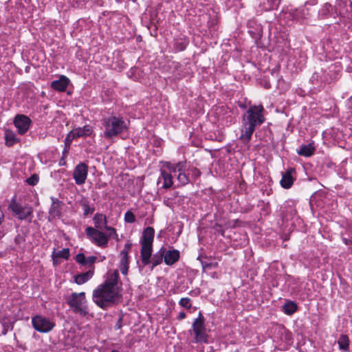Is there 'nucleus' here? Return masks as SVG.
Wrapping results in <instances>:
<instances>
[{
  "label": "nucleus",
  "instance_id": "f257e3e1",
  "mask_svg": "<svg viewBox=\"0 0 352 352\" xmlns=\"http://www.w3.org/2000/svg\"><path fill=\"white\" fill-rule=\"evenodd\" d=\"M265 109L262 104L250 105L242 118V125L239 139L244 143H248L257 126L265 121Z\"/></svg>",
  "mask_w": 352,
  "mask_h": 352
},
{
  "label": "nucleus",
  "instance_id": "f03ea898",
  "mask_svg": "<svg viewBox=\"0 0 352 352\" xmlns=\"http://www.w3.org/2000/svg\"><path fill=\"white\" fill-rule=\"evenodd\" d=\"M92 300L99 307L107 309L121 302L122 293L100 284L93 291Z\"/></svg>",
  "mask_w": 352,
  "mask_h": 352
},
{
  "label": "nucleus",
  "instance_id": "7ed1b4c3",
  "mask_svg": "<svg viewBox=\"0 0 352 352\" xmlns=\"http://www.w3.org/2000/svg\"><path fill=\"white\" fill-rule=\"evenodd\" d=\"M166 167L177 176L178 182L182 186L188 184L192 180H196L201 175L200 170L196 167L188 165L186 160L177 163L166 162Z\"/></svg>",
  "mask_w": 352,
  "mask_h": 352
},
{
  "label": "nucleus",
  "instance_id": "20e7f679",
  "mask_svg": "<svg viewBox=\"0 0 352 352\" xmlns=\"http://www.w3.org/2000/svg\"><path fill=\"white\" fill-rule=\"evenodd\" d=\"M104 127V136L106 138H112L125 131L127 129L125 121L116 116H110L102 119Z\"/></svg>",
  "mask_w": 352,
  "mask_h": 352
},
{
  "label": "nucleus",
  "instance_id": "39448f33",
  "mask_svg": "<svg viewBox=\"0 0 352 352\" xmlns=\"http://www.w3.org/2000/svg\"><path fill=\"white\" fill-rule=\"evenodd\" d=\"M66 302L72 311L81 316L88 314L87 300L85 292H74L66 298Z\"/></svg>",
  "mask_w": 352,
  "mask_h": 352
},
{
  "label": "nucleus",
  "instance_id": "423d86ee",
  "mask_svg": "<svg viewBox=\"0 0 352 352\" xmlns=\"http://www.w3.org/2000/svg\"><path fill=\"white\" fill-rule=\"evenodd\" d=\"M190 333H193V343H208V335L205 325V318L201 312L198 317L195 318L192 324V330H189Z\"/></svg>",
  "mask_w": 352,
  "mask_h": 352
},
{
  "label": "nucleus",
  "instance_id": "0eeeda50",
  "mask_svg": "<svg viewBox=\"0 0 352 352\" xmlns=\"http://www.w3.org/2000/svg\"><path fill=\"white\" fill-rule=\"evenodd\" d=\"M85 234L87 237L99 247H105L108 243V236L102 231L92 227H87L85 229Z\"/></svg>",
  "mask_w": 352,
  "mask_h": 352
},
{
  "label": "nucleus",
  "instance_id": "6e6552de",
  "mask_svg": "<svg viewBox=\"0 0 352 352\" xmlns=\"http://www.w3.org/2000/svg\"><path fill=\"white\" fill-rule=\"evenodd\" d=\"M32 324L34 329L41 333L50 332L55 326L50 319L40 315L32 317Z\"/></svg>",
  "mask_w": 352,
  "mask_h": 352
},
{
  "label": "nucleus",
  "instance_id": "1a4fd4ad",
  "mask_svg": "<svg viewBox=\"0 0 352 352\" xmlns=\"http://www.w3.org/2000/svg\"><path fill=\"white\" fill-rule=\"evenodd\" d=\"M9 209L15 213L21 220L29 219L31 221L32 218L33 210L31 207L22 206L14 200L9 205Z\"/></svg>",
  "mask_w": 352,
  "mask_h": 352
},
{
  "label": "nucleus",
  "instance_id": "9d476101",
  "mask_svg": "<svg viewBox=\"0 0 352 352\" xmlns=\"http://www.w3.org/2000/svg\"><path fill=\"white\" fill-rule=\"evenodd\" d=\"M92 132L93 128L90 125H85L83 127L74 129L67 134L65 140V144L69 145L74 139L89 136Z\"/></svg>",
  "mask_w": 352,
  "mask_h": 352
},
{
  "label": "nucleus",
  "instance_id": "9b49d317",
  "mask_svg": "<svg viewBox=\"0 0 352 352\" xmlns=\"http://www.w3.org/2000/svg\"><path fill=\"white\" fill-rule=\"evenodd\" d=\"M88 174V166L85 163H80L78 164L73 173L75 182L78 185L85 184Z\"/></svg>",
  "mask_w": 352,
  "mask_h": 352
},
{
  "label": "nucleus",
  "instance_id": "f8f14e48",
  "mask_svg": "<svg viewBox=\"0 0 352 352\" xmlns=\"http://www.w3.org/2000/svg\"><path fill=\"white\" fill-rule=\"evenodd\" d=\"M120 280L119 277V272L118 270H114L112 272H110L107 279L104 280L102 285L107 287L108 288H111V289H116L117 291H120L122 293V289L121 287L122 283H120L118 285Z\"/></svg>",
  "mask_w": 352,
  "mask_h": 352
},
{
  "label": "nucleus",
  "instance_id": "ddd939ff",
  "mask_svg": "<svg viewBox=\"0 0 352 352\" xmlns=\"http://www.w3.org/2000/svg\"><path fill=\"white\" fill-rule=\"evenodd\" d=\"M14 124L17 128L19 133L23 135L29 129L31 120L25 115H17L14 118Z\"/></svg>",
  "mask_w": 352,
  "mask_h": 352
},
{
  "label": "nucleus",
  "instance_id": "4468645a",
  "mask_svg": "<svg viewBox=\"0 0 352 352\" xmlns=\"http://www.w3.org/2000/svg\"><path fill=\"white\" fill-rule=\"evenodd\" d=\"M51 200L52 204L49 210L50 217L52 219L60 217L64 205L63 202L54 197H51Z\"/></svg>",
  "mask_w": 352,
  "mask_h": 352
},
{
  "label": "nucleus",
  "instance_id": "2eb2a0df",
  "mask_svg": "<svg viewBox=\"0 0 352 352\" xmlns=\"http://www.w3.org/2000/svg\"><path fill=\"white\" fill-rule=\"evenodd\" d=\"M164 262L167 265H173L176 263L180 258V252L179 250L173 249L170 250H166L164 247Z\"/></svg>",
  "mask_w": 352,
  "mask_h": 352
},
{
  "label": "nucleus",
  "instance_id": "dca6fc26",
  "mask_svg": "<svg viewBox=\"0 0 352 352\" xmlns=\"http://www.w3.org/2000/svg\"><path fill=\"white\" fill-rule=\"evenodd\" d=\"M296 170L294 168H288L285 173L282 174V179L280 182L281 186L285 189H289L294 184L293 173H295Z\"/></svg>",
  "mask_w": 352,
  "mask_h": 352
},
{
  "label": "nucleus",
  "instance_id": "f3484780",
  "mask_svg": "<svg viewBox=\"0 0 352 352\" xmlns=\"http://www.w3.org/2000/svg\"><path fill=\"white\" fill-rule=\"evenodd\" d=\"M69 80L65 76H61L58 80L51 82V87L58 91H65L69 85Z\"/></svg>",
  "mask_w": 352,
  "mask_h": 352
},
{
  "label": "nucleus",
  "instance_id": "a211bd4d",
  "mask_svg": "<svg viewBox=\"0 0 352 352\" xmlns=\"http://www.w3.org/2000/svg\"><path fill=\"white\" fill-rule=\"evenodd\" d=\"M155 230L152 227H147L143 232L141 245L152 246Z\"/></svg>",
  "mask_w": 352,
  "mask_h": 352
},
{
  "label": "nucleus",
  "instance_id": "6ab92c4d",
  "mask_svg": "<svg viewBox=\"0 0 352 352\" xmlns=\"http://www.w3.org/2000/svg\"><path fill=\"white\" fill-rule=\"evenodd\" d=\"M141 261L144 265H148L151 263V258L152 256V246L141 245Z\"/></svg>",
  "mask_w": 352,
  "mask_h": 352
},
{
  "label": "nucleus",
  "instance_id": "aec40b11",
  "mask_svg": "<svg viewBox=\"0 0 352 352\" xmlns=\"http://www.w3.org/2000/svg\"><path fill=\"white\" fill-rule=\"evenodd\" d=\"M94 274V267H91L86 272L77 274L74 276V281L78 285H82L90 280Z\"/></svg>",
  "mask_w": 352,
  "mask_h": 352
},
{
  "label": "nucleus",
  "instance_id": "412c9836",
  "mask_svg": "<svg viewBox=\"0 0 352 352\" xmlns=\"http://www.w3.org/2000/svg\"><path fill=\"white\" fill-rule=\"evenodd\" d=\"M164 247H162L151 258V270H153L154 267L160 265L164 261Z\"/></svg>",
  "mask_w": 352,
  "mask_h": 352
},
{
  "label": "nucleus",
  "instance_id": "4be33fe9",
  "mask_svg": "<svg viewBox=\"0 0 352 352\" xmlns=\"http://www.w3.org/2000/svg\"><path fill=\"white\" fill-rule=\"evenodd\" d=\"M93 221L97 230H102L103 228H106L107 226V219L104 214L102 213H96L95 214Z\"/></svg>",
  "mask_w": 352,
  "mask_h": 352
},
{
  "label": "nucleus",
  "instance_id": "5701e85b",
  "mask_svg": "<svg viewBox=\"0 0 352 352\" xmlns=\"http://www.w3.org/2000/svg\"><path fill=\"white\" fill-rule=\"evenodd\" d=\"M316 148L314 142L306 145H301L297 150V153L300 156L310 157L314 155Z\"/></svg>",
  "mask_w": 352,
  "mask_h": 352
},
{
  "label": "nucleus",
  "instance_id": "b1692460",
  "mask_svg": "<svg viewBox=\"0 0 352 352\" xmlns=\"http://www.w3.org/2000/svg\"><path fill=\"white\" fill-rule=\"evenodd\" d=\"M174 174L173 172L169 170V173L166 170L161 171V176L160 179H163V186L162 187L164 188H170L173 184V175Z\"/></svg>",
  "mask_w": 352,
  "mask_h": 352
},
{
  "label": "nucleus",
  "instance_id": "393cba45",
  "mask_svg": "<svg viewBox=\"0 0 352 352\" xmlns=\"http://www.w3.org/2000/svg\"><path fill=\"white\" fill-rule=\"evenodd\" d=\"M6 144L8 146H12L17 143L19 140L16 138L15 133L11 130H6L5 132Z\"/></svg>",
  "mask_w": 352,
  "mask_h": 352
},
{
  "label": "nucleus",
  "instance_id": "a878e982",
  "mask_svg": "<svg viewBox=\"0 0 352 352\" xmlns=\"http://www.w3.org/2000/svg\"><path fill=\"white\" fill-rule=\"evenodd\" d=\"M188 41L186 38H179L175 40L174 47L177 52L183 51L186 49Z\"/></svg>",
  "mask_w": 352,
  "mask_h": 352
},
{
  "label": "nucleus",
  "instance_id": "bb28decb",
  "mask_svg": "<svg viewBox=\"0 0 352 352\" xmlns=\"http://www.w3.org/2000/svg\"><path fill=\"white\" fill-rule=\"evenodd\" d=\"M120 269L122 274L126 275L129 270V256H120Z\"/></svg>",
  "mask_w": 352,
  "mask_h": 352
},
{
  "label": "nucleus",
  "instance_id": "cd10ccee",
  "mask_svg": "<svg viewBox=\"0 0 352 352\" xmlns=\"http://www.w3.org/2000/svg\"><path fill=\"white\" fill-rule=\"evenodd\" d=\"M80 206H82L83 209V215L87 216L89 214H93L95 208L94 207H91L89 206V202L87 200H82L80 202Z\"/></svg>",
  "mask_w": 352,
  "mask_h": 352
},
{
  "label": "nucleus",
  "instance_id": "c85d7f7f",
  "mask_svg": "<svg viewBox=\"0 0 352 352\" xmlns=\"http://www.w3.org/2000/svg\"><path fill=\"white\" fill-rule=\"evenodd\" d=\"M284 312L287 315H292L297 310V305L294 302H287L283 306Z\"/></svg>",
  "mask_w": 352,
  "mask_h": 352
},
{
  "label": "nucleus",
  "instance_id": "c756f323",
  "mask_svg": "<svg viewBox=\"0 0 352 352\" xmlns=\"http://www.w3.org/2000/svg\"><path fill=\"white\" fill-rule=\"evenodd\" d=\"M339 347L341 350L348 351L349 348V338L346 335H342L338 340Z\"/></svg>",
  "mask_w": 352,
  "mask_h": 352
},
{
  "label": "nucleus",
  "instance_id": "7c9ffc66",
  "mask_svg": "<svg viewBox=\"0 0 352 352\" xmlns=\"http://www.w3.org/2000/svg\"><path fill=\"white\" fill-rule=\"evenodd\" d=\"M69 250L68 248H64L62 250H58V252H54L53 253V258L54 260L56 258H61L65 259H68L69 257Z\"/></svg>",
  "mask_w": 352,
  "mask_h": 352
},
{
  "label": "nucleus",
  "instance_id": "2f4dec72",
  "mask_svg": "<svg viewBox=\"0 0 352 352\" xmlns=\"http://www.w3.org/2000/svg\"><path fill=\"white\" fill-rule=\"evenodd\" d=\"M179 305L182 307L189 309L192 306L191 299L189 298H182L179 300Z\"/></svg>",
  "mask_w": 352,
  "mask_h": 352
},
{
  "label": "nucleus",
  "instance_id": "473e14b6",
  "mask_svg": "<svg viewBox=\"0 0 352 352\" xmlns=\"http://www.w3.org/2000/svg\"><path fill=\"white\" fill-rule=\"evenodd\" d=\"M124 221L129 223H134L135 221L134 214L130 210L126 211L124 214Z\"/></svg>",
  "mask_w": 352,
  "mask_h": 352
},
{
  "label": "nucleus",
  "instance_id": "72a5a7b5",
  "mask_svg": "<svg viewBox=\"0 0 352 352\" xmlns=\"http://www.w3.org/2000/svg\"><path fill=\"white\" fill-rule=\"evenodd\" d=\"M75 261L82 265H86V257L83 253H78L75 257Z\"/></svg>",
  "mask_w": 352,
  "mask_h": 352
},
{
  "label": "nucleus",
  "instance_id": "f704fd0d",
  "mask_svg": "<svg viewBox=\"0 0 352 352\" xmlns=\"http://www.w3.org/2000/svg\"><path fill=\"white\" fill-rule=\"evenodd\" d=\"M331 9V5L329 3H327L324 5L323 8L320 11V14L322 16H327L328 13L330 12Z\"/></svg>",
  "mask_w": 352,
  "mask_h": 352
},
{
  "label": "nucleus",
  "instance_id": "c9c22d12",
  "mask_svg": "<svg viewBox=\"0 0 352 352\" xmlns=\"http://www.w3.org/2000/svg\"><path fill=\"white\" fill-rule=\"evenodd\" d=\"M26 182L31 186H34L38 182V177L34 174L26 179Z\"/></svg>",
  "mask_w": 352,
  "mask_h": 352
},
{
  "label": "nucleus",
  "instance_id": "e433bc0d",
  "mask_svg": "<svg viewBox=\"0 0 352 352\" xmlns=\"http://www.w3.org/2000/svg\"><path fill=\"white\" fill-rule=\"evenodd\" d=\"M97 257L95 256H91L87 258H86V265H89V269H90L91 267H94V263L96 261Z\"/></svg>",
  "mask_w": 352,
  "mask_h": 352
},
{
  "label": "nucleus",
  "instance_id": "4c0bfd02",
  "mask_svg": "<svg viewBox=\"0 0 352 352\" xmlns=\"http://www.w3.org/2000/svg\"><path fill=\"white\" fill-rule=\"evenodd\" d=\"M105 230L107 231H109V234L107 235L108 236V239L109 237L113 236V235L116 234V230L115 228L108 226L106 227Z\"/></svg>",
  "mask_w": 352,
  "mask_h": 352
},
{
  "label": "nucleus",
  "instance_id": "58836bf2",
  "mask_svg": "<svg viewBox=\"0 0 352 352\" xmlns=\"http://www.w3.org/2000/svg\"><path fill=\"white\" fill-rule=\"evenodd\" d=\"M268 6L265 8L266 10H272L275 6V0H267Z\"/></svg>",
  "mask_w": 352,
  "mask_h": 352
},
{
  "label": "nucleus",
  "instance_id": "ea45409f",
  "mask_svg": "<svg viewBox=\"0 0 352 352\" xmlns=\"http://www.w3.org/2000/svg\"><path fill=\"white\" fill-rule=\"evenodd\" d=\"M122 318H120L119 320H118V322H116V325H115V329H121L122 327Z\"/></svg>",
  "mask_w": 352,
  "mask_h": 352
},
{
  "label": "nucleus",
  "instance_id": "a19ab883",
  "mask_svg": "<svg viewBox=\"0 0 352 352\" xmlns=\"http://www.w3.org/2000/svg\"><path fill=\"white\" fill-rule=\"evenodd\" d=\"M129 250L124 247L123 250L120 252V256H129Z\"/></svg>",
  "mask_w": 352,
  "mask_h": 352
},
{
  "label": "nucleus",
  "instance_id": "79ce46f5",
  "mask_svg": "<svg viewBox=\"0 0 352 352\" xmlns=\"http://www.w3.org/2000/svg\"><path fill=\"white\" fill-rule=\"evenodd\" d=\"M186 313L184 311H182L179 314V315L177 316V319L179 320H182L186 318Z\"/></svg>",
  "mask_w": 352,
  "mask_h": 352
},
{
  "label": "nucleus",
  "instance_id": "37998d69",
  "mask_svg": "<svg viewBox=\"0 0 352 352\" xmlns=\"http://www.w3.org/2000/svg\"><path fill=\"white\" fill-rule=\"evenodd\" d=\"M64 156H62L61 159L59 161V165L60 166H65L66 164V162L65 160Z\"/></svg>",
  "mask_w": 352,
  "mask_h": 352
},
{
  "label": "nucleus",
  "instance_id": "c03bdc74",
  "mask_svg": "<svg viewBox=\"0 0 352 352\" xmlns=\"http://www.w3.org/2000/svg\"><path fill=\"white\" fill-rule=\"evenodd\" d=\"M125 248L128 249V250H131V247H132V243L129 241H128L124 246Z\"/></svg>",
  "mask_w": 352,
  "mask_h": 352
},
{
  "label": "nucleus",
  "instance_id": "a18cd8bd",
  "mask_svg": "<svg viewBox=\"0 0 352 352\" xmlns=\"http://www.w3.org/2000/svg\"><path fill=\"white\" fill-rule=\"evenodd\" d=\"M67 152H68L67 149L66 148H65L63 151V156H64V157H66Z\"/></svg>",
  "mask_w": 352,
  "mask_h": 352
},
{
  "label": "nucleus",
  "instance_id": "49530a36",
  "mask_svg": "<svg viewBox=\"0 0 352 352\" xmlns=\"http://www.w3.org/2000/svg\"><path fill=\"white\" fill-rule=\"evenodd\" d=\"M112 237L114 238L116 241H118V235L117 233H116V234H114Z\"/></svg>",
  "mask_w": 352,
  "mask_h": 352
},
{
  "label": "nucleus",
  "instance_id": "de8ad7c7",
  "mask_svg": "<svg viewBox=\"0 0 352 352\" xmlns=\"http://www.w3.org/2000/svg\"><path fill=\"white\" fill-rule=\"evenodd\" d=\"M168 202H169V199H167L166 200H164V203L166 206H168Z\"/></svg>",
  "mask_w": 352,
  "mask_h": 352
},
{
  "label": "nucleus",
  "instance_id": "09e8293b",
  "mask_svg": "<svg viewBox=\"0 0 352 352\" xmlns=\"http://www.w3.org/2000/svg\"><path fill=\"white\" fill-rule=\"evenodd\" d=\"M344 241L345 244H346V245H348V244H349L348 240H346V239H344Z\"/></svg>",
  "mask_w": 352,
  "mask_h": 352
},
{
  "label": "nucleus",
  "instance_id": "8fccbe9b",
  "mask_svg": "<svg viewBox=\"0 0 352 352\" xmlns=\"http://www.w3.org/2000/svg\"><path fill=\"white\" fill-rule=\"evenodd\" d=\"M111 352H119V351L117 350H113Z\"/></svg>",
  "mask_w": 352,
  "mask_h": 352
},
{
  "label": "nucleus",
  "instance_id": "3c124183",
  "mask_svg": "<svg viewBox=\"0 0 352 352\" xmlns=\"http://www.w3.org/2000/svg\"><path fill=\"white\" fill-rule=\"evenodd\" d=\"M105 256L101 257V259H104Z\"/></svg>",
  "mask_w": 352,
  "mask_h": 352
},
{
  "label": "nucleus",
  "instance_id": "603ef678",
  "mask_svg": "<svg viewBox=\"0 0 352 352\" xmlns=\"http://www.w3.org/2000/svg\"><path fill=\"white\" fill-rule=\"evenodd\" d=\"M105 256L101 257V259H104Z\"/></svg>",
  "mask_w": 352,
  "mask_h": 352
},
{
  "label": "nucleus",
  "instance_id": "864d4df0",
  "mask_svg": "<svg viewBox=\"0 0 352 352\" xmlns=\"http://www.w3.org/2000/svg\"><path fill=\"white\" fill-rule=\"evenodd\" d=\"M235 352H239L237 350Z\"/></svg>",
  "mask_w": 352,
  "mask_h": 352
}]
</instances>
